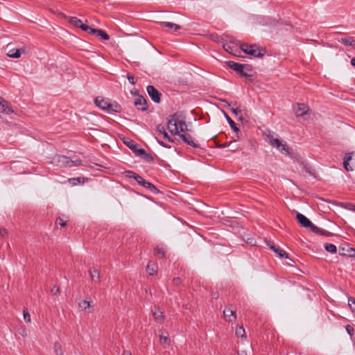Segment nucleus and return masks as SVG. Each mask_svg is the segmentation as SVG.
I'll use <instances>...</instances> for the list:
<instances>
[{"label":"nucleus","instance_id":"nucleus-1","mask_svg":"<svg viewBox=\"0 0 355 355\" xmlns=\"http://www.w3.org/2000/svg\"><path fill=\"white\" fill-rule=\"evenodd\" d=\"M167 128L172 135H178L185 144L195 148H200V144L196 142L193 137L186 132L187 125L184 121L180 119L178 113H175L168 117Z\"/></svg>","mask_w":355,"mask_h":355},{"label":"nucleus","instance_id":"nucleus-2","mask_svg":"<svg viewBox=\"0 0 355 355\" xmlns=\"http://www.w3.org/2000/svg\"><path fill=\"white\" fill-rule=\"evenodd\" d=\"M263 135L265 141L272 147L276 148L282 153L285 155L290 153L288 145L282 144V141L278 138H275L270 132H268V133L265 132Z\"/></svg>","mask_w":355,"mask_h":355},{"label":"nucleus","instance_id":"nucleus-3","mask_svg":"<svg viewBox=\"0 0 355 355\" xmlns=\"http://www.w3.org/2000/svg\"><path fill=\"white\" fill-rule=\"evenodd\" d=\"M94 102L96 106L108 112H119L121 110V106L118 103H111L108 100L104 99L101 96L96 97Z\"/></svg>","mask_w":355,"mask_h":355},{"label":"nucleus","instance_id":"nucleus-4","mask_svg":"<svg viewBox=\"0 0 355 355\" xmlns=\"http://www.w3.org/2000/svg\"><path fill=\"white\" fill-rule=\"evenodd\" d=\"M240 49L246 54L250 55L255 58H261L266 53V51L263 49L260 48L259 46L256 44L250 45L248 44H242L240 46Z\"/></svg>","mask_w":355,"mask_h":355},{"label":"nucleus","instance_id":"nucleus-5","mask_svg":"<svg viewBox=\"0 0 355 355\" xmlns=\"http://www.w3.org/2000/svg\"><path fill=\"white\" fill-rule=\"evenodd\" d=\"M354 152H351L345 154L343 159V166L347 171H353L355 168V159H353L352 155Z\"/></svg>","mask_w":355,"mask_h":355},{"label":"nucleus","instance_id":"nucleus-6","mask_svg":"<svg viewBox=\"0 0 355 355\" xmlns=\"http://www.w3.org/2000/svg\"><path fill=\"white\" fill-rule=\"evenodd\" d=\"M57 162L62 166L71 167L73 166H79L81 163L80 160L72 161L68 157L59 155L57 157Z\"/></svg>","mask_w":355,"mask_h":355},{"label":"nucleus","instance_id":"nucleus-7","mask_svg":"<svg viewBox=\"0 0 355 355\" xmlns=\"http://www.w3.org/2000/svg\"><path fill=\"white\" fill-rule=\"evenodd\" d=\"M137 182L144 188L150 191L153 193L157 194L159 193V189L151 182L145 180L141 176L137 178Z\"/></svg>","mask_w":355,"mask_h":355},{"label":"nucleus","instance_id":"nucleus-8","mask_svg":"<svg viewBox=\"0 0 355 355\" xmlns=\"http://www.w3.org/2000/svg\"><path fill=\"white\" fill-rule=\"evenodd\" d=\"M147 92L153 102L156 103L160 102L162 94L154 86L148 85L147 87Z\"/></svg>","mask_w":355,"mask_h":355},{"label":"nucleus","instance_id":"nucleus-9","mask_svg":"<svg viewBox=\"0 0 355 355\" xmlns=\"http://www.w3.org/2000/svg\"><path fill=\"white\" fill-rule=\"evenodd\" d=\"M226 64L232 69L239 73V71H241V69H245L247 71H251L252 68L249 64H243L237 62H234L233 61H227L226 62Z\"/></svg>","mask_w":355,"mask_h":355},{"label":"nucleus","instance_id":"nucleus-10","mask_svg":"<svg viewBox=\"0 0 355 355\" xmlns=\"http://www.w3.org/2000/svg\"><path fill=\"white\" fill-rule=\"evenodd\" d=\"M339 254L341 256H347L349 257H353V255H355V249L351 248L347 244H344L339 247L338 249Z\"/></svg>","mask_w":355,"mask_h":355},{"label":"nucleus","instance_id":"nucleus-11","mask_svg":"<svg viewBox=\"0 0 355 355\" xmlns=\"http://www.w3.org/2000/svg\"><path fill=\"white\" fill-rule=\"evenodd\" d=\"M268 245L280 258H288V254L279 247L276 246L275 243L268 242Z\"/></svg>","mask_w":355,"mask_h":355},{"label":"nucleus","instance_id":"nucleus-12","mask_svg":"<svg viewBox=\"0 0 355 355\" xmlns=\"http://www.w3.org/2000/svg\"><path fill=\"white\" fill-rule=\"evenodd\" d=\"M296 218L297 219L298 223L300 224V225L303 227H311V225L313 223L311 221L307 218L304 215L298 213L296 216Z\"/></svg>","mask_w":355,"mask_h":355},{"label":"nucleus","instance_id":"nucleus-13","mask_svg":"<svg viewBox=\"0 0 355 355\" xmlns=\"http://www.w3.org/2000/svg\"><path fill=\"white\" fill-rule=\"evenodd\" d=\"M135 107L141 111H146L147 110L146 100L142 96H139L134 103Z\"/></svg>","mask_w":355,"mask_h":355},{"label":"nucleus","instance_id":"nucleus-14","mask_svg":"<svg viewBox=\"0 0 355 355\" xmlns=\"http://www.w3.org/2000/svg\"><path fill=\"white\" fill-rule=\"evenodd\" d=\"M156 131L159 135L162 136V137L164 139H166L170 142L174 141V140L168 135V134L166 131L164 125H163L162 124H159L156 127Z\"/></svg>","mask_w":355,"mask_h":355},{"label":"nucleus","instance_id":"nucleus-15","mask_svg":"<svg viewBox=\"0 0 355 355\" xmlns=\"http://www.w3.org/2000/svg\"><path fill=\"white\" fill-rule=\"evenodd\" d=\"M223 316L224 319L229 322H232L236 319V312L230 309H225L223 311Z\"/></svg>","mask_w":355,"mask_h":355},{"label":"nucleus","instance_id":"nucleus-16","mask_svg":"<svg viewBox=\"0 0 355 355\" xmlns=\"http://www.w3.org/2000/svg\"><path fill=\"white\" fill-rule=\"evenodd\" d=\"M13 112V110L9 106L8 103L0 97V113L9 114Z\"/></svg>","mask_w":355,"mask_h":355},{"label":"nucleus","instance_id":"nucleus-17","mask_svg":"<svg viewBox=\"0 0 355 355\" xmlns=\"http://www.w3.org/2000/svg\"><path fill=\"white\" fill-rule=\"evenodd\" d=\"M311 231L316 234H318V235H321V236H327V237H329V236H331L332 235V234L324 229H322V228H320L318 227H317L316 225H315L314 224H313L311 225V227L310 228Z\"/></svg>","mask_w":355,"mask_h":355},{"label":"nucleus","instance_id":"nucleus-18","mask_svg":"<svg viewBox=\"0 0 355 355\" xmlns=\"http://www.w3.org/2000/svg\"><path fill=\"white\" fill-rule=\"evenodd\" d=\"M26 49L24 48L22 49H10L7 55L12 58H20L21 53H25Z\"/></svg>","mask_w":355,"mask_h":355},{"label":"nucleus","instance_id":"nucleus-19","mask_svg":"<svg viewBox=\"0 0 355 355\" xmlns=\"http://www.w3.org/2000/svg\"><path fill=\"white\" fill-rule=\"evenodd\" d=\"M159 24L160 27L168 28L170 30H172L173 32L180 29V26L179 25L173 24L172 22L160 21L159 22Z\"/></svg>","mask_w":355,"mask_h":355},{"label":"nucleus","instance_id":"nucleus-20","mask_svg":"<svg viewBox=\"0 0 355 355\" xmlns=\"http://www.w3.org/2000/svg\"><path fill=\"white\" fill-rule=\"evenodd\" d=\"M92 307V302L87 300H83L78 304V309L81 311L90 313L89 310Z\"/></svg>","mask_w":355,"mask_h":355},{"label":"nucleus","instance_id":"nucleus-21","mask_svg":"<svg viewBox=\"0 0 355 355\" xmlns=\"http://www.w3.org/2000/svg\"><path fill=\"white\" fill-rule=\"evenodd\" d=\"M153 315L156 322L161 324L164 322V316L163 312L159 309H155V310L153 311Z\"/></svg>","mask_w":355,"mask_h":355},{"label":"nucleus","instance_id":"nucleus-22","mask_svg":"<svg viewBox=\"0 0 355 355\" xmlns=\"http://www.w3.org/2000/svg\"><path fill=\"white\" fill-rule=\"evenodd\" d=\"M297 109L296 110V114L297 116H303L309 111V107L304 103L297 104Z\"/></svg>","mask_w":355,"mask_h":355},{"label":"nucleus","instance_id":"nucleus-23","mask_svg":"<svg viewBox=\"0 0 355 355\" xmlns=\"http://www.w3.org/2000/svg\"><path fill=\"white\" fill-rule=\"evenodd\" d=\"M89 275L91 280L94 283H99L100 282V272L96 268H92L89 270Z\"/></svg>","mask_w":355,"mask_h":355},{"label":"nucleus","instance_id":"nucleus-24","mask_svg":"<svg viewBox=\"0 0 355 355\" xmlns=\"http://www.w3.org/2000/svg\"><path fill=\"white\" fill-rule=\"evenodd\" d=\"M338 42L347 46H353L355 44V40L353 37H345L338 40Z\"/></svg>","mask_w":355,"mask_h":355},{"label":"nucleus","instance_id":"nucleus-25","mask_svg":"<svg viewBox=\"0 0 355 355\" xmlns=\"http://www.w3.org/2000/svg\"><path fill=\"white\" fill-rule=\"evenodd\" d=\"M92 35H95L97 37H101L104 40H108L110 39V35L105 31L101 29L94 28Z\"/></svg>","mask_w":355,"mask_h":355},{"label":"nucleus","instance_id":"nucleus-26","mask_svg":"<svg viewBox=\"0 0 355 355\" xmlns=\"http://www.w3.org/2000/svg\"><path fill=\"white\" fill-rule=\"evenodd\" d=\"M53 355H64L62 346L60 343L55 342L53 346Z\"/></svg>","mask_w":355,"mask_h":355},{"label":"nucleus","instance_id":"nucleus-27","mask_svg":"<svg viewBox=\"0 0 355 355\" xmlns=\"http://www.w3.org/2000/svg\"><path fill=\"white\" fill-rule=\"evenodd\" d=\"M224 115H225V117L226 120L227 121L229 125H230L231 128L232 129V130L234 132H238L239 128H237L235 122L228 116L227 114L224 113Z\"/></svg>","mask_w":355,"mask_h":355},{"label":"nucleus","instance_id":"nucleus-28","mask_svg":"<svg viewBox=\"0 0 355 355\" xmlns=\"http://www.w3.org/2000/svg\"><path fill=\"white\" fill-rule=\"evenodd\" d=\"M68 21L78 28H80V25L83 23L80 19L76 17H70L68 19Z\"/></svg>","mask_w":355,"mask_h":355},{"label":"nucleus","instance_id":"nucleus-29","mask_svg":"<svg viewBox=\"0 0 355 355\" xmlns=\"http://www.w3.org/2000/svg\"><path fill=\"white\" fill-rule=\"evenodd\" d=\"M235 334L237 337H240L241 338H246L245 329L243 326H239L236 327Z\"/></svg>","mask_w":355,"mask_h":355},{"label":"nucleus","instance_id":"nucleus-30","mask_svg":"<svg viewBox=\"0 0 355 355\" xmlns=\"http://www.w3.org/2000/svg\"><path fill=\"white\" fill-rule=\"evenodd\" d=\"M68 181H69V182H70L73 185H78V184L84 183L85 182V178H80V177L69 178L68 180Z\"/></svg>","mask_w":355,"mask_h":355},{"label":"nucleus","instance_id":"nucleus-31","mask_svg":"<svg viewBox=\"0 0 355 355\" xmlns=\"http://www.w3.org/2000/svg\"><path fill=\"white\" fill-rule=\"evenodd\" d=\"M324 248L327 252L331 253H336L337 251L336 246L332 243H326Z\"/></svg>","mask_w":355,"mask_h":355},{"label":"nucleus","instance_id":"nucleus-32","mask_svg":"<svg viewBox=\"0 0 355 355\" xmlns=\"http://www.w3.org/2000/svg\"><path fill=\"white\" fill-rule=\"evenodd\" d=\"M154 253L156 256H157L159 258H163L165 256V251L162 248H160L157 246L155 250Z\"/></svg>","mask_w":355,"mask_h":355},{"label":"nucleus","instance_id":"nucleus-33","mask_svg":"<svg viewBox=\"0 0 355 355\" xmlns=\"http://www.w3.org/2000/svg\"><path fill=\"white\" fill-rule=\"evenodd\" d=\"M146 271L150 275H153L157 272V266L155 264H148Z\"/></svg>","mask_w":355,"mask_h":355},{"label":"nucleus","instance_id":"nucleus-34","mask_svg":"<svg viewBox=\"0 0 355 355\" xmlns=\"http://www.w3.org/2000/svg\"><path fill=\"white\" fill-rule=\"evenodd\" d=\"M348 305L352 311L355 314V298L350 297L348 298Z\"/></svg>","mask_w":355,"mask_h":355},{"label":"nucleus","instance_id":"nucleus-35","mask_svg":"<svg viewBox=\"0 0 355 355\" xmlns=\"http://www.w3.org/2000/svg\"><path fill=\"white\" fill-rule=\"evenodd\" d=\"M80 28H81L83 31L88 33L89 34H92L94 29V28L90 27L89 26L86 25L83 23H82V24L80 25Z\"/></svg>","mask_w":355,"mask_h":355},{"label":"nucleus","instance_id":"nucleus-36","mask_svg":"<svg viewBox=\"0 0 355 355\" xmlns=\"http://www.w3.org/2000/svg\"><path fill=\"white\" fill-rule=\"evenodd\" d=\"M125 177L129 178H132L135 180H137V177L139 176V175H138L137 173H136L132 171H127L125 172Z\"/></svg>","mask_w":355,"mask_h":355},{"label":"nucleus","instance_id":"nucleus-37","mask_svg":"<svg viewBox=\"0 0 355 355\" xmlns=\"http://www.w3.org/2000/svg\"><path fill=\"white\" fill-rule=\"evenodd\" d=\"M23 316H24V320L26 323H30L31 322V315L26 309H25L23 311Z\"/></svg>","mask_w":355,"mask_h":355},{"label":"nucleus","instance_id":"nucleus-38","mask_svg":"<svg viewBox=\"0 0 355 355\" xmlns=\"http://www.w3.org/2000/svg\"><path fill=\"white\" fill-rule=\"evenodd\" d=\"M159 342L162 345L166 344L167 346L170 345V340L167 336L163 335L159 336Z\"/></svg>","mask_w":355,"mask_h":355},{"label":"nucleus","instance_id":"nucleus-39","mask_svg":"<svg viewBox=\"0 0 355 355\" xmlns=\"http://www.w3.org/2000/svg\"><path fill=\"white\" fill-rule=\"evenodd\" d=\"M127 146L134 152H135L138 148L137 144L135 143L133 141H130L128 143H127Z\"/></svg>","mask_w":355,"mask_h":355},{"label":"nucleus","instance_id":"nucleus-40","mask_svg":"<svg viewBox=\"0 0 355 355\" xmlns=\"http://www.w3.org/2000/svg\"><path fill=\"white\" fill-rule=\"evenodd\" d=\"M345 329H346L347 334L352 337L354 333V328L351 325L347 324L345 326Z\"/></svg>","mask_w":355,"mask_h":355},{"label":"nucleus","instance_id":"nucleus-41","mask_svg":"<svg viewBox=\"0 0 355 355\" xmlns=\"http://www.w3.org/2000/svg\"><path fill=\"white\" fill-rule=\"evenodd\" d=\"M223 48L229 53L235 55V53H234V51H233V47H232L230 45H229V44H224L223 45Z\"/></svg>","mask_w":355,"mask_h":355},{"label":"nucleus","instance_id":"nucleus-42","mask_svg":"<svg viewBox=\"0 0 355 355\" xmlns=\"http://www.w3.org/2000/svg\"><path fill=\"white\" fill-rule=\"evenodd\" d=\"M135 153L137 155L142 157L145 155V153L146 152L144 148H137V149L136 150V151Z\"/></svg>","mask_w":355,"mask_h":355},{"label":"nucleus","instance_id":"nucleus-43","mask_svg":"<svg viewBox=\"0 0 355 355\" xmlns=\"http://www.w3.org/2000/svg\"><path fill=\"white\" fill-rule=\"evenodd\" d=\"M19 334L25 337L27 336V331L26 329L24 327H21L18 330Z\"/></svg>","mask_w":355,"mask_h":355},{"label":"nucleus","instance_id":"nucleus-44","mask_svg":"<svg viewBox=\"0 0 355 355\" xmlns=\"http://www.w3.org/2000/svg\"><path fill=\"white\" fill-rule=\"evenodd\" d=\"M343 207L347 209L355 211V205H354L352 203H349V202L346 203Z\"/></svg>","mask_w":355,"mask_h":355},{"label":"nucleus","instance_id":"nucleus-45","mask_svg":"<svg viewBox=\"0 0 355 355\" xmlns=\"http://www.w3.org/2000/svg\"><path fill=\"white\" fill-rule=\"evenodd\" d=\"M57 224L60 225L61 227H64L67 225V222L64 221L62 218L59 217L55 222Z\"/></svg>","mask_w":355,"mask_h":355},{"label":"nucleus","instance_id":"nucleus-46","mask_svg":"<svg viewBox=\"0 0 355 355\" xmlns=\"http://www.w3.org/2000/svg\"><path fill=\"white\" fill-rule=\"evenodd\" d=\"M127 78L132 85H135V76L131 73H128Z\"/></svg>","mask_w":355,"mask_h":355},{"label":"nucleus","instance_id":"nucleus-47","mask_svg":"<svg viewBox=\"0 0 355 355\" xmlns=\"http://www.w3.org/2000/svg\"><path fill=\"white\" fill-rule=\"evenodd\" d=\"M51 293L54 295H58L60 293L59 287L54 286L51 291Z\"/></svg>","mask_w":355,"mask_h":355},{"label":"nucleus","instance_id":"nucleus-48","mask_svg":"<svg viewBox=\"0 0 355 355\" xmlns=\"http://www.w3.org/2000/svg\"><path fill=\"white\" fill-rule=\"evenodd\" d=\"M141 157L147 162H151L153 159V157L147 153H146L145 155L144 156H142Z\"/></svg>","mask_w":355,"mask_h":355},{"label":"nucleus","instance_id":"nucleus-49","mask_svg":"<svg viewBox=\"0 0 355 355\" xmlns=\"http://www.w3.org/2000/svg\"><path fill=\"white\" fill-rule=\"evenodd\" d=\"M8 232L7 230H6L5 228H0V235L2 237H6L8 236Z\"/></svg>","mask_w":355,"mask_h":355},{"label":"nucleus","instance_id":"nucleus-50","mask_svg":"<svg viewBox=\"0 0 355 355\" xmlns=\"http://www.w3.org/2000/svg\"><path fill=\"white\" fill-rule=\"evenodd\" d=\"M230 111L232 114H234L236 116H237L239 113L241 112V110H239V108H234V107L231 108Z\"/></svg>","mask_w":355,"mask_h":355},{"label":"nucleus","instance_id":"nucleus-51","mask_svg":"<svg viewBox=\"0 0 355 355\" xmlns=\"http://www.w3.org/2000/svg\"><path fill=\"white\" fill-rule=\"evenodd\" d=\"M245 71H246L245 69H241V71H239L238 73H239L240 75H241L243 77H248L249 74L247 73V72Z\"/></svg>","mask_w":355,"mask_h":355},{"label":"nucleus","instance_id":"nucleus-52","mask_svg":"<svg viewBox=\"0 0 355 355\" xmlns=\"http://www.w3.org/2000/svg\"><path fill=\"white\" fill-rule=\"evenodd\" d=\"M157 142L159 143V144H160L164 148H171V146L165 144L164 141L157 140Z\"/></svg>","mask_w":355,"mask_h":355},{"label":"nucleus","instance_id":"nucleus-53","mask_svg":"<svg viewBox=\"0 0 355 355\" xmlns=\"http://www.w3.org/2000/svg\"><path fill=\"white\" fill-rule=\"evenodd\" d=\"M180 283V277H176V278L173 279V284L175 285H178Z\"/></svg>","mask_w":355,"mask_h":355},{"label":"nucleus","instance_id":"nucleus-54","mask_svg":"<svg viewBox=\"0 0 355 355\" xmlns=\"http://www.w3.org/2000/svg\"><path fill=\"white\" fill-rule=\"evenodd\" d=\"M351 64L355 68V58L351 60Z\"/></svg>","mask_w":355,"mask_h":355},{"label":"nucleus","instance_id":"nucleus-55","mask_svg":"<svg viewBox=\"0 0 355 355\" xmlns=\"http://www.w3.org/2000/svg\"><path fill=\"white\" fill-rule=\"evenodd\" d=\"M123 355H132V354L128 351H124Z\"/></svg>","mask_w":355,"mask_h":355},{"label":"nucleus","instance_id":"nucleus-56","mask_svg":"<svg viewBox=\"0 0 355 355\" xmlns=\"http://www.w3.org/2000/svg\"><path fill=\"white\" fill-rule=\"evenodd\" d=\"M238 354L239 355H247V353L245 351H241V352H239Z\"/></svg>","mask_w":355,"mask_h":355},{"label":"nucleus","instance_id":"nucleus-57","mask_svg":"<svg viewBox=\"0 0 355 355\" xmlns=\"http://www.w3.org/2000/svg\"><path fill=\"white\" fill-rule=\"evenodd\" d=\"M223 102L226 103L227 104L228 107H230L231 104L229 103L226 100H223Z\"/></svg>","mask_w":355,"mask_h":355},{"label":"nucleus","instance_id":"nucleus-58","mask_svg":"<svg viewBox=\"0 0 355 355\" xmlns=\"http://www.w3.org/2000/svg\"><path fill=\"white\" fill-rule=\"evenodd\" d=\"M228 146H229V144L226 143V144H223L221 146L225 148V147H227Z\"/></svg>","mask_w":355,"mask_h":355},{"label":"nucleus","instance_id":"nucleus-59","mask_svg":"<svg viewBox=\"0 0 355 355\" xmlns=\"http://www.w3.org/2000/svg\"><path fill=\"white\" fill-rule=\"evenodd\" d=\"M213 297L216 299V298L218 297V294L217 295H213Z\"/></svg>","mask_w":355,"mask_h":355}]
</instances>
